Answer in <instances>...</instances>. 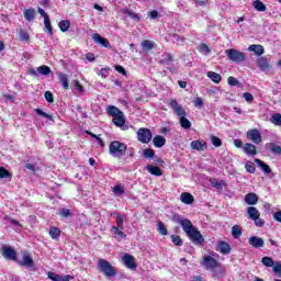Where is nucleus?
Listing matches in <instances>:
<instances>
[{
  "label": "nucleus",
  "instance_id": "nucleus-43",
  "mask_svg": "<svg viewBox=\"0 0 281 281\" xmlns=\"http://www.w3.org/2000/svg\"><path fill=\"white\" fill-rule=\"evenodd\" d=\"M271 124H274V126H281V114L276 113L270 117Z\"/></svg>",
  "mask_w": 281,
  "mask_h": 281
},
{
  "label": "nucleus",
  "instance_id": "nucleus-11",
  "mask_svg": "<svg viewBox=\"0 0 281 281\" xmlns=\"http://www.w3.org/2000/svg\"><path fill=\"white\" fill-rule=\"evenodd\" d=\"M122 262L125 265V267H127V269H137L135 257H133V255L124 254L122 257Z\"/></svg>",
  "mask_w": 281,
  "mask_h": 281
},
{
  "label": "nucleus",
  "instance_id": "nucleus-55",
  "mask_svg": "<svg viewBox=\"0 0 281 281\" xmlns=\"http://www.w3.org/2000/svg\"><path fill=\"white\" fill-rule=\"evenodd\" d=\"M171 41H172L173 43H177V45H183L184 38L181 37L180 35L172 34V35H171Z\"/></svg>",
  "mask_w": 281,
  "mask_h": 281
},
{
  "label": "nucleus",
  "instance_id": "nucleus-59",
  "mask_svg": "<svg viewBox=\"0 0 281 281\" xmlns=\"http://www.w3.org/2000/svg\"><path fill=\"white\" fill-rule=\"evenodd\" d=\"M243 98L246 100V102H248V104H251V102H254V94L249 92H245L243 94Z\"/></svg>",
  "mask_w": 281,
  "mask_h": 281
},
{
  "label": "nucleus",
  "instance_id": "nucleus-9",
  "mask_svg": "<svg viewBox=\"0 0 281 281\" xmlns=\"http://www.w3.org/2000/svg\"><path fill=\"white\" fill-rule=\"evenodd\" d=\"M247 138L250 139V142H254V144L262 143V136L260 135V131H258L256 128L249 130L247 132Z\"/></svg>",
  "mask_w": 281,
  "mask_h": 281
},
{
  "label": "nucleus",
  "instance_id": "nucleus-1",
  "mask_svg": "<svg viewBox=\"0 0 281 281\" xmlns=\"http://www.w3.org/2000/svg\"><path fill=\"white\" fill-rule=\"evenodd\" d=\"M178 225H181L183 232L187 233V236L192 240V243H195V245H203L204 240L203 235H201V232L192 225V222L188 218L179 220L177 221Z\"/></svg>",
  "mask_w": 281,
  "mask_h": 281
},
{
  "label": "nucleus",
  "instance_id": "nucleus-23",
  "mask_svg": "<svg viewBox=\"0 0 281 281\" xmlns=\"http://www.w3.org/2000/svg\"><path fill=\"white\" fill-rule=\"evenodd\" d=\"M140 47L143 52H153V49H155V42L150 40H144L140 43Z\"/></svg>",
  "mask_w": 281,
  "mask_h": 281
},
{
  "label": "nucleus",
  "instance_id": "nucleus-50",
  "mask_svg": "<svg viewBox=\"0 0 281 281\" xmlns=\"http://www.w3.org/2000/svg\"><path fill=\"white\" fill-rule=\"evenodd\" d=\"M58 215L61 216V218H68V216H71V210L69 209H59Z\"/></svg>",
  "mask_w": 281,
  "mask_h": 281
},
{
  "label": "nucleus",
  "instance_id": "nucleus-45",
  "mask_svg": "<svg viewBox=\"0 0 281 281\" xmlns=\"http://www.w3.org/2000/svg\"><path fill=\"white\" fill-rule=\"evenodd\" d=\"M198 52H200V54H203L204 56H207V54H210V46L206 44H200L198 47Z\"/></svg>",
  "mask_w": 281,
  "mask_h": 281
},
{
  "label": "nucleus",
  "instance_id": "nucleus-22",
  "mask_svg": "<svg viewBox=\"0 0 281 281\" xmlns=\"http://www.w3.org/2000/svg\"><path fill=\"white\" fill-rule=\"evenodd\" d=\"M248 52H254L256 56H262L265 54V47L260 44H252L248 47Z\"/></svg>",
  "mask_w": 281,
  "mask_h": 281
},
{
  "label": "nucleus",
  "instance_id": "nucleus-44",
  "mask_svg": "<svg viewBox=\"0 0 281 281\" xmlns=\"http://www.w3.org/2000/svg\"><path fill=\"white\" fill-rule=\"evenodd\" d=\"M37 72L42 76H49L52 74V68H49L48 66H40L37 68Z\"/></svg>",
  "mask_w": 281,
  "mask_h": 281
},
{
  "label": "nucleus",
  "instance_id": "nucleus-32",
  "mask_svg": "<svg viewBox=\"0 0 281 281\" xmlns=\"http://www.w3.org/2000/svg\"><path fill=\"white\" fill-rule=\"evenodd\" d=\"M147 170L150 175H153L154 177H161V175H164L161 172V168L157 167V166H153V165H148Z\"/></svg>",
  "mask_w": 281,
  "mask_h": 281
},
{
  "label": "nucleus",
  "instance_id": "nucleus-56",
  "mask_svg": "<svg viewBox=\"0 0 281 281\" xmlns=\"http://www.w3.org/2000/svg\"><path fill=\"white\" fill-rule=\"evenodd\" d=\"M245 169H246L247 172H249L250 175H254V172H256V166H255L254 162H251V161L246 162Z\"/></svg>",
  "mask_w": 281,
  "mask_h": 281
},
{
  "label": "nucleus",
  "instance_id": "nucleus-2",
  "mask_svg": "<svg viewBox=\"0 0 281 281\" xmlns=\"http://www.w3.org/2000/svg\"><path fill=\"white\" fill-rule=\"evenodd\" d=\"M127 148L128 147L126 146V144L120 140H113L109 145V154L111 155V157H114L116 159H122V157L126 155Z\"/></svg>",
  "mask_w": 281,
  "mask_h": 281
},
{
  "label": "nucleus",
  "instance_id": "nucleus-7",
  "mask_svg": "<svg viewBox=\"0 0 281 281\" xmlns=\"http://www.w3.org/2000/svg\"><path fill=\"white\" fill-rule=\"evenodd\" d=\"M170 109H172L173 113L178 115V117H181L183 115H187L186 110L179 102H177V99H171L169 102Z\"/></svg>",
  "mask_w": 281,
  "mask_h": 281
},
{
  "label": "nucleus",
  "instance_id": "nucleus-3",
  "mask_svg": "<svg viewBox=\"0 0 281 281\" xmlns=\"http://www.w3.org/2000/svg\"><path fill=\"white\" fill-rule=\"evenodd\" d=\"M225 55L231 63H236L237 65H240V63H245V60H247V55L244 52L235 48L226 49Z\"/></svg>",
  "mask_w": 281,
  "mask_h": 281
},
{
  "label": "nucleus",
  "instance_id": "nucleus-53",
  "mask_svg": "<svg viewBox=\"0 0 281 281\" xmlns=\"http://www.w3.org/2000/svg\"><path fill=\"white\" fill-rule=\"evenodd\" d=\"M227 82H228L229 87H240V81H238V79H236V77H228Z\"/></svg>",
  "mask_w": 281,
  "mask_h": 281
},
{
  "label": "nucleus",
  "instance_id": "nucleus-38",
  "mask_svg": "<svg viewBox=\"0 0 281 281\" xmlns=\"http://www.w3.org/2000/svg\"><path fill=\"white\" fill-rule=\"evenodd\" d=\"M35 16H36V11L34 9L24 10V19L26 21H34Z\"/></svg>",
  "mask_w": 281,
  "mask_h": 281
},
{
  "label": "nucleus",
  "instance_id": "nucleus-57",
  "mask_svg": "<svg viewBox=\"0 0 281 281\" xmlns=\"http://www.w3.org/2000/svg\"><path fill=\"white\" fill-rule=\"evenodd\" d=\"M20 41L22 42L30 41V34L26 31L20 30Z\"/></svg>",
  "mask_w": 281,
  "mask_h": 281
},
{
  "label": "nucleus",
  "instance_id": "nucleus-18",
  "mask_svg": "<svg viewBox=\"0 0 281 281\" xmlns=\"http://www.w3.org/2000/svg\"><path fill=\"white\" fill-rule=\"evenodd\" d=\"M246 214L248 218H250V221H256V218L260 216V211H258V209H256L255 206H249L246 210Z\"/></svg>",
  "mask_w": 281,
  "mask_h": 281
},
{
  "label": "nucleus",
  "instance_id": "nucleus-46",
  "mask_svg": "<svg viewBox=\"0 0 281 281\" xmlns=\"http://www.w3.org/2000/svg\"><path fill=\"white\" fill-rule=\"evenodd\" d=\"M44 25L46 27V32L49 36H54V30L52 29V22L49 21V18L44 20Z\"/></svg>",
  "mask_w": 281,
  "mask_h": 281
},
{
  "label": "nucleus",
  "instance_id": "nucleus-42",
  "mask_svg": "<svg viewBox=\"0 0 281 281\" xmlns=\"http://www.w3.org/2000/svg\"><path fill=\"white\" fill-rule=\"evenodd\" d=\"M261 263L265 266V267H276V262L273 261V258L271 257H263L261 259Z\"/></svg>",
  "mask_w": 281,
  "mask_h": 281
},
{
  "label": "nucleus",
  "instance_id": "nucleus-34",
  "mask_svg": "<svg viewBox=\"0 0 281 281\" xmlns=\"http://www.w3.org/2000/svg\"><path fill=\"white\" fill-rule=\"evenodd\" d=\"M252 7L255 10H257V12H267V5L260 0H255L252 2Z\"/></svg>",
  "mask_w": 281,
  "mask_h": 281
},
{
  "label": "nucleus",
  "instance_id": "nucleus-21",
  "mask_svg": "<svg viewBox=\"0 0 281 281\" xmlns=\"http://www.w3.org/2000/svg\"><path fill=\"white\" fill-rule=\"evenodd\" d=\"M48 278L52 281H69V280H71V276H59L55 272H48Z\"/></svg>",
  "mask_w": 281,
  "mask_h": 281
},
{
  "label": "nucleus",
  "instance_id": "nucleus-12",
  "mask_svg": "<svg viewBox=\"0 0 281 281\" xmlns=\"http://www.w3.org/2000/svg\"><path fill=\"white\" fill-rule=\"evenodd\" d=\"M248 244L250 245V247H254L255 249H260L265 247V239L258 236H250L248 238Z\"/></svg>",
  "mask_w": 281,
  "mask_h": 281
},
{
  "label": "nucleus",
  "instance_id": "nucleus-33",
  "mask_svg": "<svg viewBox=\"0 0 281 281\" xmlns=\"http://www.w3.org/2000/svg\"><path fill=\"white\" fill-rule=\"evenodd\" d=\"M207 78H210V80H212V82H214L215 85H220V82L223 80V77L214 71H209Z\"/></svg>",
  "mask_w": 281,
  "mask_h": 281
},
{
  "label": "nucleus",
  "instance_id": "nucleus-37",
  "mask_svg": "<svg viewBox=\"0 0 281 281\" xmlns=\"http://www.w3.org/2000/svg\"><path fill=\"white\" fill-rule=\"evenodd\" d=\"M180 126L184 130L192 128V122L186 115H182L180 116Z\"/></svg>",
  "mask_w": 281,
  "mask_h": 281
},
{
  "label": "nucleus",
  "instance_id": "nucleus-16",
  "mask_svg": "<svg viewBox=\"0 0 281 281\" xmlns=\"http://www.w3.org/2000/svg\"><path fill=\"white\" fill-rule=\"evenodd\" d=\"M21 267H26L27 269H32L34 267V259L27 254L23 255L22 261H19Z\"/></svg>",
  "mask_w": 281,
  "mask_h": 281
},
{
  "label": "nucleus",
  "instance_id": "nucleus-52",
  "mask_svg": "<svg viewBox=\"0 0 281 281\" xmlns=\"http://www.w3.org/2000/svg\"><path fill=\"white\" fill-rule=\"evenodd\" d=\"M211 144L215 146V148H221V146H223V140L216 136H211Z\"/></svg>",
  "mask_w": 281,
  "mask_h": 281
},
{
  "label": "nucleus",
  "instance_id": "nucleus-64",
  "mask_svg": "<svg viewBox=\"0 0 281 281\" xmlns=\"http://www.w3.org/2000/svg\"><path fill=\"white\" fill-rule=\"evenodd\" d=\"M113 192H114V194L122 195V194H124V188H122V186H115L113 188Z\"/></svg>",
  "mask_w": 281,
  "mask_h": 281
},
{
  "label": "nucleus",
  "instance_id": "nucleus-58",
  "mask_svg": "<svg viewBox=\"0 0 281 281\" xmlns=\"http://www.w3.org/2000/svg\"><path fill=\"white\" fill-rule=\"evenodd\" d=\"M272 271H273V273H276V276L281 278V263L280 262H276V265L272 268Z\"/></svg>",
  "mask_w": 281,
  "mask_h": 281
},
{
  "label": "nucleus",
  "instance_id": "nucleus-49",
  "mask_svg": "<svg viewBox=\"0 0 281 281\" xmlns=\"http://www.w3.org/2000/svg\"><path fill=\"white\" fill-rule=\"evenodd\" d=\"M158 232L161 236H168V228H166V224H164V222H158Z\"/></svg>",
  "mask_w": 281,
  "mask_h": 281
},
{
  "label": "nucleus",
  "instance_id": "nucleus-26",
  "mask_svg": "<svg viewBox=\"0 0 281 281\" xmlns=\"http://www.w3.org/2000/svg\"><path fill=\"white\" fill-rule=\"evenodd\" d=\"M106 113L108 115H111V117H117L119 115H122V113L124 112L117 109V106L115 105H109L106 108Z\"/></svg>",
  "mask_w": 281,
  "mask_h": 281
},
{
  "label": "nucleus",
  "instance_id": "nucleus-40",
  "mask_svg": "<svg viewBox=\"0 0 281 281\" xmlns=\"http://www.w3.org/2000/svg\"><path fill=\"white\" fill-rule=\"evenodd\" d=\"M49 236L53 238V240L60 238V231L58 227L52 226L49 229Z\"/></svg>",
  "mask_w": 281,
  "mask_h": 281
},
{
  "label": "nucleus",
  "instance_id": "nucleus-35",
  "mask_svg": "<svg viewBox=\"0 0 281 281\" xmlns=\"http://www.w3.org/2000/svg\"><path fill=\"white\" fill-rule=\"evenodd\" d=\"M111 232H112L114 238H117V236H119V238H122L123 240H125L126 235L124 234L122 228H116L115 226H112Z\"/></svg>",
  "mask_w": 281,
  "mask_h": 281
},
{
  "label": "nucleus",
  "instance_id": "nucleus-17",
  "mask_svg": "<svg viewBox=\"0 0 281 281\" xmlns=\"http://www.w3.org/2000/svg\"><path fill=\"white\" fill-rule=\"evenodd\" d=\"M181 203H184V205H192L194 203V195L189 192H183L180 195Z\"/></svg>",
  "mask_w": 281,
  "mask_h": 281
},
{
  "label": "nucleus",
  "instance_id": "nucleus-24",
  "mask_svg": "<svg viewBox=\"0 0 281 281\" xmlns=\"http://www.w3.org/2000/svg\"><path fill=\"white\" fill-rule=\"evenodd\" d=\"M210 183L212 188H215L216 190H223V188H227V182L224 180L218 181L216 178L211 179Z\"/></svg>",
  "mask_w": 281,
  "mask_h": 281
},
{
  "label": "nucleus",
  "instance_id": "nucleus-47",
  "mask_svg": "<svg viewBox=\"0 0 281 281\" xmlns=\"http://www.w3.org/2000/svg\"><path fill=\"white\" fill-rule=\"evenodd\" d=\"M270 150L271 153H273L274 155H281V146L276 144V143H270Z\"/></svg>",
  "mask_w": 281,
  "mask_h": 281
},
{
  "label": "nucleus",
  "instance_id": "nucleus-62",
  "mask_svg": "<svg viewBox=\"0 0 281 281\" xmlns=\"http://www.w3.org/2000/svg\"><path fill=\"white\" fill-rule=\"evenodd\" d=\"M10 177V172L5 170V168L1 167L0 168V179H8Z\"/></svg>",
  "mask_w": 281,
  "mask_h": 281
},
{
  "label": "nucleus",
  "instance_id": "nucleus-25",
  "mask_svg": "<svg viewBox=\"0 0 281 281\" xmlns=\"http://www.w3.org/2000/svg\"><path fill=\"white\" fill-rule=\"evenodd\" d=\"M243 150L246 153V155H251L252 157L258 155L255 145L251 143H246L243 147Z\"/></svg>",
  "mask_w": 281,
  "mask_h": 281
},
{
  "label": "nucleus",
  "instance_id": "nucleus-5",
  "mask_svg": "<svg viewBox=\"0 0 281 281\" xmlns=\"http://www.w3.org/2000/svg\"><path fill=\"white\" fill-rule=\"evenodd\" d=\"M137 139L140 144H150L153 139V132L149 128L140 127L137 132Z\"/></svg>",
  "mask_w": 281,
  "mask_h": 281
},
{
  "label": "nucleus",
  "instance_id": "nucleus-54",
  "mask_svg": "<svg viewBox=\"0 0 281 281\" xmlns=\"http://www.w3.org/2000/svg\"><path fill=\"white\" fill-rule=\"evenodd\" d=\"M35 113H37V115H40L41 117H45L46 120H54V117L52 116V114H47L45 113L43 110L41 109H35Z\"/></svg>",
  "mask_w": 281,
  "mask_h": 281
},
{
  "label": "nucleus",
  "instance_id": "nucleus-60",
  "mask_svg": "<svg viewBox=\"0 0 281 281\" xmlns=\"http://www.w3.org/2000/svg\"><path fill=\"white\" fill-rule=\"evenodd\" d=\"M74 85H75V90L76 91H78L79 93H85V88H82V86L80 85V81L75 80Z\"/></svg>",
  "mask_w": 281,
  "mask_h": 281
},
{
  "label": "nucleus",
  "instance_id": "nucleus-28",
  "mask_svg": "<svg viewBox=\"0 0 281 281\" xmlns=\"http://www.w3.org/2000/svg\"><path fill=\"white\" fill-rule=\"evenodd\" d=\"M247 205H256L258 203V195L256 193H248L245 196Z\"/></svg>",
  "mask_w": 281,
  "mask_h": 281
},
{
  "label": "nucleus",
  "instance_id": "nucleus-48",
  "mask_svg": "<svg viewBox=\"0 0 281 281\" xmlns=\"http://www.w3.org/2000/svg\"><path fill=\"white\" fill-rule=\"evenodd\" d=\"M143 157H145V159H153V157H155V150L150 148L144 149Z\"/></svg>",
  "mask_w": 281,
  "mask_h": 281
},
{
  "label": "nucleus",
  "instance_id": "nucleus-10",
  "mask_svg": "<svg viewBox=\"0 0 281 281\" xmlns=\"http://www.w3.org/2000/svg\"><path fill=\"white\" fill-rule=\"evenodd\" d=\"M113 124H115V126H117L122 131H128V125H126V119L124 117V113L119 114V116H114Z\"/></svg>",
  "mask_w": 281,
  "mask_h": 281
},
{
  "label": "nucleus",
  "instance_id": "nucleus-61",
  "mask_svg": "<svg viewBox=\"0 0 281 281\" xmlns=\"http://www.w3.org/2000/svg\"><path fill=\"white\" fill-rule=\"evenodd\" d=\"M44 98H45L46 102H49L50 104L54 103V94H52V92L46 91L44 93Z\"/></svg>",
  "mask_w": 281,
  "mask_h": 281
},
{
  "label": "nucleus",
  "instance_id": "nucleus-29",
  "mask_svg": "<svg viewBox=\"0 0 281 281\" xmlns=\"http://www.w3.org/2000/svg\"><path fill=\"white\" fill-rule=\"evenodd\" d=\"M153 142L156 148H164V146H166V138L161 135L155 136Z\"/></svg>",
  "mask_w": 281,
  "mask_h": 281
},
{
  "label": "nucleus",
  "instance_id": "nucleus-8",
  "mask_svg": "<svg viewBox=\"0 0 281 281\" xmlns=\"http://www.w3.org/2000/svg\"><path fill=\"white\" fill-rule=\"evenodd\" d=\"M215 248L216 251H218L223 256H227V254L232 252V246L227 241H217Z\"/></svg>",
  "mask_w": 281,
  "mask_h": 281
},
{
  "label": "nucleus",
  "instance_id": "nucleus-14",
  "mask_svg": "<svg viewBox=\"0 0 281 281\" xmlns=\"http://www.w3.org/2000/svg\"><path fill=\"white\" fill-rule=\"evenodd\" d=\"M191 148L192 150L203 153L204 150H207V143L201 140H193L191 142Z\"/></svg>",
  "mask_w": 281,
  "mask_h": 281
},
{
  "label": "nucleus",
  "instance_id": "nucleus-27",
  "mask_svg": "<svg viewBox=\"0 0 281 281\" xmlns=\"http://www.w3.org/2000/svg\"><path fill=\"white\" fill-rule=\"evenodd\" d=\"M63 89H69V77L66 74L59 72L57 76Z\"/></svg>",
  "mask_w": 281,
  "mask_h": 281
},
{
  "label": "nucleus",
  "instance_id": "nucleus-15",
  "mask_svg": "<svg viewBox=\"0 0 281 281\" xmlns=\"http://www.w3.org/2000/svg\"><path fill=\"white\" fill-rule=\"evenodd\" d=\"M257 65L260 71H269V69H271V65L269 64V60L266 57H259L257 59Z\"/></svg>",
  "mask_w": 281,
  "mask_h": 281
},
{
  "label": "nucleus",
  "instance_id": "nucleus-31",
  "mask_svg": "<svg viewBox=\"0 0 281 281\" xmlns=\"http://www.w3.org/2000/svg\"><path fill=\"white\" fill-rule=\"evenodd\" d=\"M212 273H213V278H217V279H221V278H225L226 273H225V269L223 267H215L213 270H212Z\"/></svg>",
  "mask_w": 281,
  "mask_h": 281
},
{
  "label": "nucleus",
  "instance_id": "nucleus-6",
  "mask_svg": "<svg viewBox=\"0 0 281 281\" xmlns=\"http://www.w3.org/2000/svg\"><path fill=\"white\" fill-rule=\"evenodd\" d=\"M201 266L204 267V269H206V271H212L213 269H216V267H218V260H216L215 258H213L210 255H205L203 257Z\"/></svg>",
  "mask_w": 281,
  "mask_h": 281
},
{
  "label": "nucleus",
  "instance_id": "nucleus-41",
  "mask_svg": "<svg viewBox=\"0 0 281 281\" xmlns=\"http://www.w3.org/2000/svg\"><path fill=\"white\" fill-rule=\"evenodd\" d=\"M116 216V228L117 229H124V216H122L120 213H114Z\"/></svg>",
  "mask_w": 281,
  "mask_h": 281
},
{
  "label": "nucleus",
  "instance_id": "nucleus-51",
  "mask_svg": "<svg viewBox=\"0 0 281 281\" xmlns=\"http://www.w3.org/2000/svg\"><path fill=\"white\" fill-rule=\"evenodd\" d=\"M171 240L176 247H181L183 245V239L179 235H171Z\"/></svg>",
  "mask_w": 281,
  "mask_h": 281
},
{
  "label": "nucleus",
  "instance_id": "nucleus-4",
  "mask_svg": "<svg viewBox=\"0 0 281 281\" xmlns=\"http://www.w3.org/2000/svg\"><path fill=\"white\" fill-rule=\"evenodd\" d=\"M98 267L102 273H104L105 278H113V276H117V270H115V267L111 266V262L99 259L98 260Z\"/></svg>",
  "mask_w": 281,
  "mask_h": 281
},
{
  "label": "nucleus",
  "instance_id": "nucleus-20",
  "mask_svg": "<svg viewBox=\"0 0 281 281\" xmlns=\"http://www.w3.org/2000/svg\"><path fill=\"white\" fill-rule=\"evenodd\" d=\"M92 40L94 41V43L102 45V47H111V43H109L106 38L100 36V34H93Z\"/></svg>",
  "mask_w": 281,
  "mask_h": 281
},
{
  "label": "nucleus",
  "instance_id": "nucleus-39",
  "mask_svg": "<svg viewBox=\"0 0 281 281\" xmlns=\"http://www.w3.org/2000/svg\"><path fill=\"white\" fill-rule=\"evenodd\" d=\"M58 27L61 32H68L69 27H71V22L69 20H61L58 23Z\"/></svg>",
  "mask_w": 281,
  "mask_h": 281
},
{
  "label": "nucleus",
  "instance_id": "nucleus-13",
  "mask_svg": "<svg viewBox=\"0 0 281 281\" xmlns=\"http://www.w3.org/2000/svg\"><path fill=\"white\" fill-rule=\"evenodd\" d=\"M2 256L7 260H16V251L10 246H4L2 248Z\"/></svg>",
  "mask_w": 281,
  "mask_h": 281
},
{
  "label": "nucleus",
  "instance_id": "nucleus-63",
  "mask_svg": "<svg viewBox=\"0 0 281 281\" xmlns=\"http://www.w3.org/2000/svg\"><path fill=\"white\" fill-rule=\"evenodd\" d=\"M252 221H254L256 227H265V220L260 218V216Z\"/></svg>",
  "mask_w": 281,
  "mask_h": 281
},
{
  "label": "nucleus",
  "instance_id": "nucleus-19",
  "mask_svg": "<svg viewBox=\"0 0 281 281\" xmlns=\"http://www.w3.org/2000/svg\"><path fill=\"white\" fill-rule=\"evenodd\" d=\"M172 55L170 53H164L160 57V65H164V67H168L172 65Z\"/></svg>",
  "mask_w": 281,
  "mask_h": 281
},
{
  "label": "nucleus",
  "instance_id": "nucleus-30",
  "mask_svg": "<svg viewBox=\"0 0 281 281\" xmlns=\"http://www.w3.org/2000/svg\"><path fill=\"white\" fill-rule=\"evenodd\" d=\"M255 164H257V166H259V168H261V170L266 173V175H271V168L269 167V165L265 164V161L256 158L255 159Z\"/></svg>",
  "mask_w": 281,
  "mask_h": 281
},
{
  "label": "nucleus",
  "instance_id": "nucleus-36",
  "mask_svg": "<svg viewBox=\"0 0 281 281\" xmlns=\"http://www.w3.org/2000/svg\"><path fill=\"white\" fill-rule=\"evenodd\" d=\"M232 236L235 238H240L243 236V227L240 225H234L232 227Z\"/></svg>",
  "mask_w": 281,
  "mask_h": 281
}]
</instances>
